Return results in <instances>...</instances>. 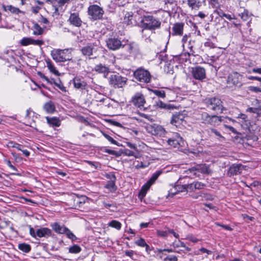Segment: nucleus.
Masks as SVG:
<instances>
[{"instance_id": "obj_61", "label": "nucleus", "mask_w": 261, "mask_h": 261, "mask_svg": "<svg viewBox=\"0 0 261 261\" xmlns=\"http://www.w3.org/2000/svg\"><path fill=\"white\" fill-rule=\"evenodd\" d=\"M176 109H177L176 106L171 103H166V105L165 106V110H173Z\"/></svg>"}, {"instance_id": "obj_49", "label": "nucleus", "mask_w": 261, "mask_h": 261, "mask_svg": "<svg viewBox=\"0 0 261 261\" xmlns=\"http://www.w3.org/2000/svg\"><path fill=\"white\" fill-rule=\"evenodd\" d=\"M233 21H232L231 22H227V25L228 27H231L232 25H234L236 28H240L241 26V23L239 22L238 20H237V19L235 18V19H232Z\"/></svg>"}, {"instance_id": "obj_9", "label": "nucleus", "mask_w": 261, "mask_h": 261, "mask_svg": "<svg viewBox=\"0 0 261 261\" xmlns=\"http://www.w3.org/2000/svg\"><path fill=\"white\" fill-rule=\"evenodd\" d=\"M99 45L100 42L98 40L94 43H89L82 48L81 49L82 54L85 56L90 57L97 50Z\"/></svg>"}, {"instance_id": "obj_35", "label": "nucleus", "mask_w": 261, "mask_h": 261, "mask_svg": "<svg viewBox=\"0 0 261 261\" xmlns=\"http://www.w3.org/2000/svg\"><path fill=\"white\" fill-rule=\"evenodd\" d=\"M46 66L49 71L55 75H59V71L56 69L51 61L49 60L46 61Z\"/></svg>"}, {"instance_id": "obj_51", "label": "nucleus", "mask_w": 261, "mask_h": 261, "mask_svg": "<svg viewBox=\"0 0 261 261\" xmlns=\"http://www.w3.org/2000/svg\"><path fill=\"white\" fill-rule=\"evenodd\" d=\"M201 196L202 200H213L214 199L213 196L209 194L201 193Z\"/></svg>"}, {"instance_id": "obj_16", "label": "nucleus", "mask_w": 261, "mask_h": 261, "mask_svg": "<svg viewBox=\"0 0 261 261\" xmlns=\"http://www.w3.org/2000/svg\"><path fill=\"white\" fill-rule=\"evenodd\" d=\"M205 186V184L199 181L193 182L190 184L184 185L182 186V189L180 191L190 190L194 191L195 190H201Z\"/></svg>"}, {"instance_id": "obj_64", "label": "nucleus", "mask_w": 261, "mask_h": 261, "mask_svg": "<svg viewBox=\"0 0 261 261\" xmlns=\"http://www.w3.org/2000/svg\"><path fill=\"white\" fill-rule=\"evenodd\" d=\"M165 260H169V261H177L178 259L177 256L175 255H172L170 256H167L165 258Z\"/></svg>"}, {"instance_id": "obj_17", "label": "nucleus", "mask_w": 261, "mask_h": 261, "mask_svg": "<svg viewBox=\"0 0 261 261\" xmlns=\"http://www.w3.org/2000/svg\"><path fill=\"white\" fill-rule=\"evenodd\" d=\"M245 169V167L242 164H232L228 169L227 174L229 176L240 174Z\"/></svg>"}, {"instance_id": "obj_25", "label": "nucleus", "mask_w": 261, "mask_h": 261, "mask_svg": "<svg viewBox=\"0 0 261 261\" xmlns=\"http://www.w3.org/2000/svg\"><path fill=\"white\" fill-rule=\"evenodd\" d=\"M50 226L56 232L59 234H64L67 228L66 227L61 225L57 222L51 224Z\"/></svg>"}, {"instance_id": "obj_15", "label": "nucleus", "mask_w": 261, "mask_h": 261, "mask_svg": "<svg viewBox=\"0 0 261 261\" xmlns=\"http://www.w3.org/2000/svg\"><path fill=\"white\" fill-rule=\"evenodd\" d=\"M132 103L137 107L141 108L144 107L146 103L145 97L140 92L136 93L132 98Z\"/></svg>"}, {"instance_id": "obj_4", "label": "nucleus", "mask_w": 261, "mask_h": 261, "mask_svg": "<svg viewBox=\"0 0 261 261\" xmlns=\"http://www.w3.org/2000/svg\"><path fill=\"white\" fill-rule=\"evenodd\" d=\"M204 103L206 107L211 110L221 111L222 110V101L218 97L206 98L204 100Z\"/></svg>"}, {"instance_id": "obj_53", "label": "nucleus", "mask_w": 261, "mask_h": 261, "mask_svg": "<svg viewBox=\"0 0 261 261\" xmlns=\"http://www.w3.org/2000/svg\"><path fill=\"white\" fill-rule=\"evenodd\" d=\"M210 134H214L216 136H217L219 138H223V137L222 136V135L220 134V132H218L217 130L214 129V128H210L208 130Z\"/></svg>"}, {"instance_id": "obj_37", "label": "nucleus", "mask_w": 261, "mask_h": 261, "mask_svg": "<svg viewBox=\"0 0 261 261\" xmlns=\"http://www.w3.org/2000/svg\"><path fill=\"white\" fill-rule=\"evenodd\" d=\"M216 9L213 12V14H217L218 15V16L215 18V21H216L217 19L219 20V18L223 19L226 13L222 9H220V7Z\"/></svg>"}, {"instance_id": "obj_52", "label": "nucleus", "mask_w": 261, "mask_h": 261, "mask_svg": "<svg viewBox=\"0 0 261 261\" xmlns=\"http://www.w3.org/2000/svg\"><path fill=\"white\" fill-rule=\"evenodd\" d=\"M135 244L138 246L144 247V246H146V244L147 243H146L144 239L140 238L135 242Z\"/></svg>"}, {"instance_id": "obj_13", "label": "nucleus", "mask_w": 261, "mask_h": 261, "mask_svg": "<svg viewBox=\"0 0 261 261\" xmlns=\"http://www.w3.org/2000/svg\"><path fill=\"white\" fill-rule=\"evenodd\" d=\"M191 73L193 77L197 80L203 81L206 78V71L204 68L197 66L192 68Z\"/></svg>"}, {"instance_id": "obj_19", "label": "nucleus", "mask_w": 261, "mask_h": 261, "mask_svg": "<svg viewBox=\"0 0 261 261\" xmlns=\"http://www.w3.org/2000/svg\"><path fill=\"white\" fill-rule=\"evenodd\" d=\"M37 234L38 238H48L53 235L52 230L47 227H41L37 229Z\"/></svg>"}, {"instance_id": "obj_21", "label": "nucleus", "mask_w": 261, "mask_h": 261, "mask_svg": "<svg viewBox=\"0 0 261 261\" xmlns=\"http://www.w3.org/2000/svg\"><path fill=\"white\" fill-rule=\"evenodd\" d=\"M205 0H187V5L192 10H198Z\"/></svg>"}, {"instance_id": "obj_46", "label": "nucleus", "mask_w": 261, "mask_h": 261, "mask_svg": "<svg viewBox=\"0 0 261 261\" xmlns=\"http://www.w3.org/2000/svg\"><path fill=\"white\" fill-rule=\"evenodd\" d=\"M239 16L244 20L247 21L249 17V12L247 10H244L243 12L239 13Z\"/></svg>"}, {"instance_id": "obj_6", "label": "nucleus", "mask_w": 261, "mask_h": 261, "mask_svg": "<svg viewBox=\"0 0 261 261\" xmlns=\"http://www.w3.org/2000/svg\"><path fill=\"white\" fill-rule=\"evenodd\" d=\"M127 79L119 74H111L109 77V84L115 88L123 87L125 84Z\"/></svg>"}, {"instance_id": "obj_7", "label": "nucleus", "mask_w": 261, "mask_h": 261, "mask_svg": "<svg viewBox=\"0 0 261 261\" xmlns=\"http://www.w3.org/2000/svg\"><path fill=\"white\" fill-rule=\"evenodd\" d=\"M185 172L187 174H190V176H194L195 177L199 176V174H197V172L207 174H210L212 173L209 167L205 164L199 165L196 167H192Z\"/></svg>"}, {"instance_id": "obj_23", "label": "nucleus", "mask_w": 261, "mask_h": 261, "mask_svg": "<svg viewBox=\"0 0 261 261\" xmlns=\"http://www.w3.org/2000/svg\"><path fill=\"white\" fill-rule=\"evenodd\" d=\"M128 52L133 55H136L140 53V49L138 44L132 42L127 45Z\"/></svg>"}, {"instance_id": "obj_56", "label": "nucleus", "mask_w": 261, "mask_h": 261, "mask_svg": "<svg viewBox=\"0 0 261 261\" xmlns=\"http://www.w3.org/2000/svg\"><path fill=\"white\" fill-rule=\"evenodd\" d=\"M9 10L13 13H15V14H18L19 13H24V12H22L21 10H20L18 8H15V7H12V6H10L9 7Z\"/></svg>"}, {"instance_id": "obj_8", "label": "nucleus", "mask_w": 261, "mask_h": 261, "mask_svg": "<svg viewBox=\"0 0 261 261\" xmlns=\"http://www.w3.org/2000/svg\"><path fill=\"white\" fill-rule=\"evenodd\" d=\"M161 173V171H158L153 173L147 182L142 186L140 191L139 192L138 196L141 199L145 196L147 191L149 189L151 186L158 179Z\"/></svg>"}, {"instance_id": "obj_60", "label": "nucleus", "mask_w": 261, "mask_h": 261, "mask_svg": "<svg viewBox=\"0 0 261 261\" xmlns=\"http://www.w3.org/2000/svg\"><path fill=\"white\" fill-rule=\"evenodd\" d=\"M204 46L211 48H214L215 47V44L210 40H208L204 43Z\"/></svg>"}, {"instance_id": "obj_1", "label": "nucleus", "mask_w": 261, "mask_h": 261, "mask_svg": "<svg viewBox=\"0 0 261 261\" xmlns=\"http://www.w3.org/2000/svg\"><path fill=\"white\" fill-rule=\"evenodd\" d=\"M140 23L141 27L143 28L142 33L144 30H155L160 29L161 26V21L159 19L152 15H143L141 17Z\"/></svg>"}, {"instance_id": "obj_62", "label": "nucleus", "mask_w": 261, "mask_h": 261, "mask_svg": "<svg viewBox=\"0 0 261 261\" xmlns=\"http://www.w3.org/2000/svg\"><path fill=\"white\" fill-rule=\"evenodd\" d=\"M106 177L108 179H109V180H116V177L115 175L112 173H107L106 175Z\"/></svg>"}, {"instance_id": "obj_11", "label": "nucleus", "mask_w": 261, "mask_h": 261, "mask_svg": "<svg viewBox=\"0 0 261 261\" xmlns=\"http://www.w3.org/2000/svg\"><path fill=\"white\" fill-rule=\"evenodd\" d=\"M103 13V9L97 5H91L88 9V15L94 20L101 19Z\"/></svg>"}, {"instance_id": "obj_39", "label": "nucleus", "mask_w": 261, "mask_h": 261, "mask_svg": "<svg viewBox=\"0 0 261 261\" xmlns=\"http://www.w3.org/2000/svg\"><path fill=\"white\" fill-rule=\"evenodd\" d=\"M86 197L85 196H82L81 197H77L74 200V203L76 206L81 207L83 204L85 202Z\"/></svg>"}, {"instance_id": "obj_10", "label": "nucleus", "mask_w": 261, "mask_h": 261, "mask_svg": "<svg viewBox=\"0 0 261 261\" xmlns=\"http://www.w3.org/2000/svg\"><path fill=\"white\" fill-rule=\"evenodd\" d=\"M203 122L211 125H218L222 121V117L216 115H210L207 113H203L201 115Z\"/></svg>"}, {"instance_id": "obj_20", "label": "nucleus", "mask_w": 261, "mask_h": 261, "mask_svg": "<svg viewBox=\"0 0 261 261\" xmlns=\"http://www.w3.org/2000/svg\"><path fill=\"white\" fill-rule=\"evenodd\" d=\"M68 21L71 24L77 27L81 26L82 23V21L79 17V13L76 12L70 14Z\"/></svg>"}, {"instance_id": "obj_38", "label": "nucleus", "mask_w": 261, "mask_h": 261, "mask_svg": "<svg viewBox=\"0 0 261 261\" xmlns=\"http://www.w3.org/2000/svg\"><path fill=\"white\" fill-rule=\"evenodd\" d=\"M124 22L127 25H134L135 24V21L134 20V17L132 15L128 14L127 16L126 15L124 18Z\"/></svg>"}, {"instance_id": "obj_58", "label": "nucleus", "mask_w": 261, "mask_h": 261, "mask_svg": "<svg viewBox=\"0 0 261 261\" xmlns=\"http://www.w3.org/2000/svg\"><path fill=\"white\" fill-rule=\"evenodd\" d=\"M172 246L174 248H178L179 247H185V244L184 242H181L180 241H178L177 242L175 241L173 243Z\"/></svg>"}, {"instance_id": "obj_5", "label": "nucleus", "mask_w": 261, "mask_h": 261, "mask_svg": "<svg viewBox=\"0 0 261 261\" xmlns=\"http://www.w3.org/2000/svg\"><path fill=\"white\" fill-rule=\"evenodd\" d=\"M134 76L137 81L144 83L150 82L151 79L149 72L142 67L136 69L134 72Z\"/></svg>"}, {"instance_id": "obj_44", "label": "nucleus", "mask_w": 261, "mask_h": 261, "mask_svg": "<svg viewBox=\"0 0 261 261\" xmlns=\"http://www.w3.org/2000/svg\"><path fill=\"white\" fill-rule=\"evenodd\" d=\"M8 146L9 147L15 148L18 150H22V148H23V146L22 145L13 141H10L8 143Z\"/></svg>"}, {"instance_id": "obj_45", "label": "nucleus", "mask_w": 261, "mask_h": 261, "mask_svg": "<svg viewBox=\"0 0 261 261\" xmlns=\"http://www.w3.org/2000/svg\"><path fill=\"white\" fill-rule=\"evenodd\" d=\"M54 84L56 86H57L58 88H59L63 92H66L67 90L66 87L64 86L63 84L62 83V82L59 80L58 81H54Z\"/></svg>"}, {"instance_id": "obj_18", "label": "nucleus", "mask_w": 261, "mask_h": 261, "mask_svg": "<svg viewBox=\"0 0 261 261\" xmlns=\"http://www.w3.org/2000/svg\"><path fill=\"white\" fill-rule=\"evenodd\" d=\"M184 118L185 116L182 113H176L173 114L170 123L176 126H178L182 123Z\"/></svg>"}, {"instance_id": "obj_40", "label": "nucleus", "mask_w": 261, "mask_h": 261, "mask_svg": "<svg viewBox=\"0 0 261 261\" xmlns=\"http://www.w3.org/2000/svg\"><path fill=\"white\" fill-rule=\"evenodd\" d=\"M108 225L117 230H120L121 228V223L117 220H112L109 222Z\"/></svg>"}, {"instance_id": "obj_3", "label": "nucleus", "mask_w": 261, "mask_h": 261, "mask_svg": "<svg viewBox=\"0 0 261 261\" xmlns=\"http://www.w3.org/2000/svg\"><path fill=\"white\" fill-rule=\"evenodd\" d=\"M243 75L236 71L229 73L227 77L226 87L228 88L233 89L242 85Z\"/></svg>"}, {"instance_id": "obj_31", "label": "nucleus", "mask_w": 261, "mask_h": 261, "mask_svg": "<svg viewBox=\"0 0 261 261\" xmlns=\"http://www.w3.org/2000/svg\"><path fill=\"white\" fill-rule=\"evenodd\" d=\"M175 0H165L164 1V11L167 12H170L173 10V5Z\"/></svg>"}, {"instance_id": "obj_63", "label": "nucleus", "mask_w": 261, "mask_h": 261, "mask_svg": "<svg viewBox=\"0 0 261 261\" xmlns=\"http://www.w3.org/2000/svg\"><path fill=\"white\" fill-rule=\"evenodd\" d=\"M250 90L256 93L258 92H261V87H250Z\"/></svg>"}, {"instance_id": "obj_2", "label": "nucleus", "mask_w": 261, "mask_h": 261, "mask_svg": "<svg viewBox=\"0 0 261 261\" xmlns=\"http://www.w3.org/2000/svg\"><path fill=\"white\" fill-rule=\"evenodd\" d=\"M51 55L57 62H64L71 59V51L69 49H54L51 51Z\"/></svg>"}, {"instance_id": "obj_41", "label": "nucleus", "mask_w": 261, "mask_h": 261, "mask_svg": "<svg viewBox=\"0 0 261 261\" xmlns=\"http://www.w3.org/2000/svg\"><path fill=\"white\" fill-rule=\"evenodd\" d=\"M81 248L77 245H73L69 248V252L71 253L76 254L80 252Z\"/></svg>"}, {"instance_id": "obj_34", "label": "nucleus", "mask_w": 261, "mask_h": 261, "mask_svg": "<svg viewBox=\"0 0 261 261\" xmlns=\"http://www.w3.org/2000/svg\"><path fill=\"white\" fill-rule=\"evenodd\" d=\"M18 248L20 250L25 253L29 252L31 249V247L29 244L24 243L19 244Z\"/></svg>"}, {"instance_id": "obj_36", "label": "nucleus", "mask_w": 261, "mask_h": 261, "mask_svg": "<svg viewBox=\"0 0 261 261\" xmlns=\"http://www.w3.org/2000/svg\"><path fill=\"white\" fill-rule=\"evenodd\" d=\"M238 118H240L242 119L241 122L242 123H244V124L246 125V128H248L250 125V121L248 119V117L245 114L242 113L239 114Z\"/></svg>"}, {"instance_id": "obj_54", "label": "nucleus", "mask_w": 261, "mask_h": 261, "mask_svg": "<svg viewBox=\"0 0 261 261\" xmlns=\"http://www.w3.org/2000/svg\"><path fill=\"white\" fill-rule=\"evenodd\" d=\"M44 44V42L42 40H35L32 38V45H37V46H41Z\"/></svg>"}, {"instance_id": "obj_22", "label": "nucleus", "mask_w": 261, "mask_h": 261, "mask_svg": "<svg viewBox=\"0 0 261 261\" xmlns=\"http://www.w3.org/2000/svg\"><path fill=\"white\" fill-rule=\"evenodd\" d=\"M184 24L182 22L175 23L172 27V35L182 36Z\"/></svg>"}, {"instance_id": "obj_42", "label": "nucleus", "mask_w": 261, "mask_h": 261, "mask_svg": "<svg viewBox=\"0 0 261 261\" xmlns=\"http://www.w3.org/2000/svg\"><path fill=\"white\" fill-rule=\"evenodd\" d=\"M32 38L30 37H24L20 42V43L22 46H27L32 45Z\"/></svg>"}, {"instance_id": "obj_24", "label": "nucleus", "mask_w": 261, "mask_h": 261, "mask_svg": "<svg viewBox=\"0 0 261 261\" xmlns=\"http://www.w3.org/2000/svg\"><path fill=\"white\" fill-rule=\"evenodd\" d=\"M73 83L76 89H85L87 86L86 82L78 77H75L73 79Z\"/></svg>"}, {"instance_id": "obj_50", "label": "nucleus", "mask_w": 261, "mask_h": 261, "mask_svg": "<svg viewBox=\"0 0 261 261\" xmlns=\"http://www.w3.org/2000/svg\"><path fill=\"white\" fill-rule=\"evenodd\" d=\"M103 135L105 137V138L107 139L112 144L119 146L118 143L110 136L106 133H103Z\"/></svg>"}, {"instance_id": "obj_33", "label": "nucleus", "mask_w": 261, "mask_h": 261, "mask_svg": "<svg viewBox=\"0 0 261 261\" xmlns=\"http://www.w3.org/2000/svg\"><path fill=\"white\" fill-rule=\"evenodd\" d=\"M32 29L34 35H40L44 32L43 29L37 23L34 24Z\"/></svg>"}, {"instance_id": "obj_48", "label": "nucleus", "mask_w": 261, "mask_h": 261, "mask_svg": "<svg viewBox=\"0 0 261 261\" xmlns=\"http://www.w3.org/2000/svg\"><path fill=\"white\" fill-rule=\"evenodd\" d=\"M153 93L156 96L161 98H165L166 96L165 92L164 90H153Z\"/></svg>"}, {"instance_id": "obj_27", "label": "nucleus", "mask_w": 261, "mask_h": 261, "mask_svg": "<svg viewBox=\"0 0 261 261\" xmlns=\"http://www.w3.org/2000/svg\"><path fill=\"white\" fill-rule=\"evenodd\" d=\"M181 139L182 138L179 136H178L177 138H170L168 140V143L174 148L178 147L180 145Z\"/></svg>"}, {"instance_id": "obj_26", "label": "nucleus", "mask_w": 261, "mask_h": 261, "mask_svg": "<svg viewBox=\"0 0 261 261\" xmlns=\"http://www.w3.org/2000/svg\"><path fill=\"white\" fill-rule=\"evenodd\" d=\"M94 70L98 73H103L105 77V74H108L110 72L109 68L101 64L96 65L94 67Z\"/></svg>"}, {"instance_id": "obj_29", "label": "nucleus", "mask_w": 261, "mask_h": 261, "mask_svg": "<svg viewBox=\"0 0 261 261\" xmlns=\"http://www.w3.org/2000/svg\"><path fill=\"white\" fill-rule=\"evenodd\" d=\"M47 123L53 126L59 127L61 125V121L57 117H46Z\"/></svg>"}, {"instance_id": "obj_14", "label": "nucleus", "mask_w": 261, "mask_h": 261, "mask_svg": "<svg viewBox=\"0 0 261 261\" xmlns=\"http://www.w3.org/2000/svg\"><path fill=\"white\" fill-rule=\"evenodd\" d=\"M107 46L108 48L112 50L119 49L124 46L122 45L121 41L115 37H111L108 38L107 41Z\"/></svg>"}, {"instance_id": "obj_55", "label": "nucleus", "mask_w": 261, "mask_h": 261, "mask_svg": "<svg viewBox=\"0 0 261 261\" xmlns=\"http://www.w3.org/2000/svg\"><path fill=\"white\" fill-rule=\"evenodd\" d=\"M137 114L141 117H143L151 122H152L154 120L151 117V116L150 115L145 114L144 113H141L140 112H138L137 113Z\"/></svg>"}, {"instance_id": "obj_47", "label": "nucleus", "mask_w": 261, "mask_h": 261, "mask_svg": "<svg viewBox=\"0 0 261 261\" xmlns=\"http://www.w3.org/2000/svg\"><path fill=\"white\" fill-rule=\"evenodd\" d=\"M208 3L213 8H218L220 6L218 0H208Z\"/></svg>"}, {"instance_id": "obj_32", "label": "nucleus", "mask_w": 261, "mask_h": 261, "mask_svg": "<svg viewBox=\"0 0 261 261\" xmlns=\"http://www.w3.org/2000/svg\"><path fill=\"white\" fill-rule=\"evenodd\" d=\"M44 109L48 113H53L55 110V106L54 103L50 101L48 102H46L43 106Z\"/></svg>"}, {"instance_id": "obj_12", "label": "nucleus", "mask_w": 261, "mask_h": 261, "mask_svg": "<svg viewBox=\"0 0 261 261\" xmlns=\"http://www.w3.org/2000/svg\"><path fill=\"white\" fill-rule=\"evenodd\" d=\"M146 128L148 133L154 136H163L165 132L163 126L156 124L148 125L146 126Z\"/></svg>"}, {"instance_id": "obj_30", "label": "nucleus", "mask_w": 261, "mask_h": 261, "mask_svg": "<svg viewBox=\"0 0 261 261\" xmlns=\"http://www.w3.org/2000/svg\"><path fill=\"white\" fill-rule=\"evenodd\" d=\"M116 180H109L105 186V188L108 189L110 192L113 193L117 190V186L115 185Z\"/></svg>"}, {"instance_id": "obj_43", "label": "nucleus", "mask_w": 261, "mask_h": 261, "mask_svg": "<svg viewBox=\"0 0 261 261\" xmlns=\"http://www.w3.org/2000/svg\"><path fill=\"white\" fill-rule=\"evenodd\" d=\"M64 234H65L67 237L72 241L77 239L76 236L68 228H66Z\"/></svg>"}, {"instance_id": "obj_57", "label": "nucleus", "mask_w": 261, "mask_h": 261, "mask_svg": "<svg viewBox=\"0 0 261 261\" xmlns=\"http://www.w3.org/2000/svg\"><path fill=\"white\" fill-rule=\"evenodd\" d=\"M29 232L30 234L34 238L36 239L37 237V230H35L33 227L31 226L29 227Z\"/></svg>"}, {"instance_id": "obj_59", "label": "nucleus", "mask_w": 261, "mask_h": 261, "mask_svg": "<svg viewBox=\"0 0 261 261\" xmlns=\"http://www.w3.org/2000/svg\"><path fill=\"white\" fill-rule=\"evenodd\" d=\"M166 103L163 102V101L159 100L155 102V106L159 108L164 109H165V106Z\"/></svg>"}, {"instance_id": "obj_28", "label": "nucleus", "mask_w": 261, "mask_h": 261, "mask_svg": "<svg viewBox=\"0 0 261 261\" xmlns=\"http://www.w3.org/2000/svg\"><path fill=\"white\" fill-rule=\"evenodd\" d=\"M247 142L246 143L250 145H253L257 140L258 137L256 135L253 134H249L246 137Z\"/></svg>"}]
</instances>
